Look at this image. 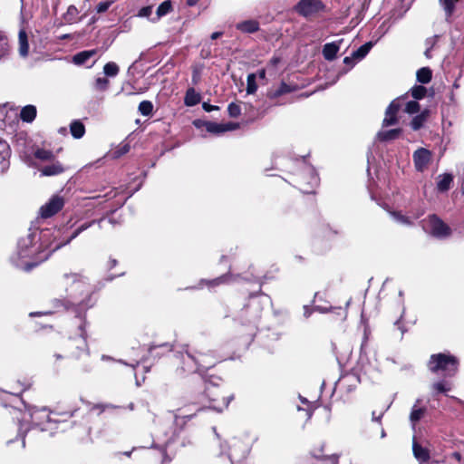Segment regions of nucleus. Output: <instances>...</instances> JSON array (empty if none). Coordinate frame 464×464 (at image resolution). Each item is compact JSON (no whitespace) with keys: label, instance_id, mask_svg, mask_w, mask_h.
Masks as SVG:
<instances>
[{"label":"nucleus","instance_id":"42","mask_svg":"<svg viewBox=\"0 0 464 464\" xmlns=\"http://www.w3.org/2000/svg\"><path fill=\"white\" fill-rule=\"evenodd\" d=\"M139 112L143 116H149L152 113L153 111V104L150 101H142L139 104Z\"/></svg>","mask_w":464,"mask_h":464},{"label":"nucleus","instance_id":"15","mask_svg":"<svg viewBox=\"0 0 464 464\" xmlns=\"http://www.w3.org/2000/svg\"><path fill=\"white\" fill-rule=\"evenodd\" d=\"M16 121V112L6 105L0 106V129L12 126Z\"/></svg>","mask_w":464,"mask_h":464},{"label":"nucleus","instance_id":"54","mask_svg":"<svg viewBox=\"0 0 464 464\" xmlns=\"http://www.w3.org/2000/svg\"><path fill=\"white\" fill-rule=\"evenodd\" d=\"M438 39L439 35H433L431 37L427 38L425 41L426 48L432 49L436 45Z\"/></svg>","mask_w":464,"mask_h":464},{"label":"nucleus","instance_id":"43","mask_svg":"<svg viewBox=\"0 0 464 464\" xmlns=\"http://www.w3.org/2000/svg\"><path fill=\"white\" fill-rule=\"evenodd\" d=\"M427 90L422 85H414L411 89V96L416 100H420L425 97Z\"/></svg>","mask_w":464,"mask_h":464},{"label":"nucleus","instance_id":"8","mask_svg":"<svg viewBox=\"0 0 464 464\" xmlns=\"http://www.w3.org/2000/svg\"><path fill=\"white\" fill-rule=\"evenodd\" d=\"M324 8L321 0H300L295 6V11L307 18L316 14Z\"/></svg>","mask_w":464,"mask_h":464},{"label":"nucleus","instance_id":"46","mask_svg":"<svg viewBox=\"0 0 464 464\" xmlns=\"http://www.w3.org/2000/svg\"><path fill=\"white\" fill-rule=\"evenodd\" d=\"M78 13V9L74 5H70L64 14V20L69 24L73 23L76 20Z\"/></svg>","mask_w":464,"mask_h":464},{"label":"nucleus","instance_id":"1","mask_svg":"<svg viewBox=\"0 0 464 464\" xmlns=\"http://www.w3.org/2000/svg\"><path fill=\"white\" fill-rule=\"evenodd\" d=\"M104 220L103 218L99 220L85 222L79 226L71 236L58 240L55 237L49 245H45L44 242L52 235L50 230L39 231L37 228H30L26 236L19 238L16 249L11 256V262L17 268L28 272L46 260L53 252L69 244L93 224L97 223L102 228Z\"/></svg>","mask_w":464,"mask_h":464},{"label":"nucleus","instance_id":"5","mask_svg":"<svg viewBox=\"0 0 464 464\" xmlns=\"http://www.w3.org/2000/svg\"><path fill=\"white\" fill-rule=\"evenodd\" d=\"M154 421L157 424V436L159 440H162L165 446H168L170 442L175 440L176 437H178L179 429L177 426L179 425V422L180 421L184 423L182 419H179L171 414L157 418Z\"/></svg>","mask_w":464,"mask_h":464},{"label":"nucleus","instance_id":"56","mask_svg":"<svg viewBox=\"0 0 464 464\" xmlns=\"http://www.w3.org/2000/svg\"><path fill=\"white\" fill-rule=\"evenodd\" d=\"M199 80H200V71L198 69L195 68L192 72V83L196 85V84H198Z\"/></svg>","mask_w":464,"mask_h":464},{"label":"nucleus","instance_id":"47","mask_svg":"<svg viewBox=\"0 0 464 464\" xmlns=\"http://www.w3.org/2000/svg\"><path fill=\"white\" fill-rule=\"evenodd\" d=\"M130 146L128 143L121 144L112 152V158L118 159L130 151Z\"/></svg>","mask_w":464,"mask_h":464},{"label":"nucleus","instance_id":"61","mask_svg":"<svg viewBox=\"0 0 464 464\" xmlns=\"http://www.w3.org/2000/svg\"><path fill=\"white\" fill-rule=\"evenodd\" d=\"M94 408L98 409L100 411H103L106 409H111V408L112 409V408H114V406L111 405V404H106V405H104V404H98V405H95Z\"/></svg>","mask_w":464,"mask_h":464},{"label":"nucleus","instance_id":"13","mask_svg":"<svg viewBox=\"0 0 464 464\" xmlns=\"http://www.w3.org/2000/svg\"><path fill=\"white\" fill-rule=\"evenodd\" d=\"M303 179H307L306 183L301 185L300 189L306 194H310L314 192L315 187L319 184V178L315 172V170L312 167H305L304 169V173L301 177Z\"/></svg>","mask_w":464,"mask_h":464},{"label":"nucleus","instance_id":"30","mask_svg":"<svg viewBox=\"0 0 464 464\" xmlns=\"http://www.w3.org/2000/svg\"><path fill=\"white\" fill-rule=\"evenodd\" d=\"M401 133V129H392L389 130H382L379 131L377 137L382 141H389L392 140H396Z\"/></svg>","mask_w":464,"mask_h":464},{"label":"nucleus","instance_id":"20","mask_svg":"<svg viewBox=\"0 0 464 464\" xmlns=\"http://www.w3.org/2000/svg\"><path fill=\"white\" fill-rule=\"evenodd\" d=\"M64 171V168L59 161H52L51 164L40 169L42 176H56Z\"/></svg>","mask_w":464,"mask_h":464},{"label":"nucleus","instance_id":"12","mask_svg":"<svg viewBox=\"0 0 464 464\" xmlns=\"http://www.w3.org/2000/svg\"><path fill=\"white\" fill-rule=\"evenodd\" d=\"M86 327V322L83 318L79 316V324H78V331H79V339L71 340L70 343L72 344V343H75L76 349L79 352H72V355L73 356H80L81 352H88V346H87V334L85 331Z\"/></svg>","mask_w":464,"mask_h":464},{"label":"nucleus","instance_id":"17","mask_svg":"<svg viewBox=\"0 0 464 464\" xmlns=\"http://www.w3.org/2000/svg\"><path fill=\"white\" fill-rule=\"evenodd\" d=\"M241 446L242 443L239 440H234L232 445L229 446V450L226 452L231 464H233L235 460L246 457V449L245 447L241 450L240 453L237 452V450L241 448Z\"/></svg>","mask_w":464,"mask_h":464},{"label":"nucleus","instance_id":"4","mask_svg":"<svg viewBox=\"0 0 464 464\" xmlns=\"http://www.w3.org/2000/svg\"><path fill=\"white\" fill-rule=\"evenodd\" d=\"M186 354L189 362H184L182 370L187 372H205L206 370L215 366L218 362L215 353L212 351H208L206 353L194 351L191 353L187 348Z\"/></svg>","mask_w":464,"mask_h":464},{"label":"nucleus","instance_id":"39","mask_svg":"<svg viewBox=\"0 0 464 464\" xmlns=\"http://www.w3.org/2000/svg\"><path fill=\"white\" fill-rule=\"evenodd\" d=\"M34 158L43 161H52L54 159L53 151L44 149H36Z\"/></svg>","mask_w":464,"mask_h":464},{"label":"nucleus","instance_id":"40","mask_svg":"<svg viewBox=\"0 0 464 464\" xmlns=\"http://www.w3.org/2000/svg\"><path fill=\"white\" fill-rule=\"evenodd\" d=\"M119 71V66L114 62H109L103 67V72L107 77L117 76Z\"/></svg>","mask_w":464,"mask_h":464},{"label":"nucleus","instance_id":"31","mask_svg":"<svg viewBox=\"0 0 464 464\" xmlns=\"http://www.w3.org/2000/svg\"><path fill=\"white\" fill-rule=\"evenodd\" d=\"M18 40H19V54L22 57H26L28 55L29 44H28L27 34L24 30H21L19 32Z\"/></svg>","mask_w":464,"mask_h":464},{"label":"nucleus","instance_id":"7","mask_svg":"<svg viewBox=\"0 0 464 464\" xmlns=\"http://www.w3.org/2000/svg\"><path fill=\"white\" fill-rule=\"evenodd\" d=\"M422 222L424 230L436 238L444 239L451 234L450 227L436 215L429 216Z\"/></svg>","mask_w":464,"mask_h":464},{"label":"nucleus","instance_id":"14","mask_svg":"<svg viewBox=\"0 0 464 464\" xmlns=\"http://www.w3.org/2000/svg\"><path fill=\"white\" fill-rule=\"evenodd\" d=\"M359 382V377L356 374L348 373L339 379L336 382V387L340 390H345L350 392L355 389Z\"/></svg>","mask_w":464,"mask_h":464},{"label":"nucleus","instance_id":"58","mask_svg":"<svg viewBox=\"0 0 464 464\" xmlns=\"http://www.w3.org/2000/svg\"><path fill=\"white\" fill-rule=\"evenodd\" d=\"M333 309L332 306L330 307H324V306H321V305H316L314 307V310L316 311V312H319L321 314H325V313H328L330 312L331 310Z\"/></svg>","mask_w":464,"mask_h":464},{"label":"nucleus","instance_id":"24","mask_svg":"<svg viewBox=\"0 0 464 464\" xmlns=\"http://www.w3.org/2000/svg\"><path fill=\"white\" fill-rule=\"evenodd\" d=\"M412 451L414 457L419 460L420 463L427 462L430 459V452L426 448L420 446L418 442H416L415 439H413L412 443Z\"/></svg>","mask_w":464,"mask_h":464},{"label":"nucleus","instance_id":"52","mask_svg":"<svg viewBox=\"0 0 464 464\" xmlns=\"http://www.w3.org/2000/svg\"><path fill=\"white\" fill-rule=\"evenodd\" d=\"M114 1L115 0L100 2L96 6L97 13L101 14L106 12Z\"/></svg>","mask_w":464,"mask_h":464},{"label":"nucleus","instance_id":"3","mask_svg":"<svg viewBox=\"0 0 464 464\" xmlns=\"http://www.w3.org/2000/svg\"><path fill=\"white\" fill-rule=\"evenodd\" d=\"M11 412L19 420L18 436L22 439L23 447L25 446L24 437L26 432L30 430V423L34 426L41 427V430H45L46 428L43 427L44 422H51L53 420L50 413L45 408L36 410L20 411L12 409Z\"/></svg>","mask_w":464,"mask_h":464},{"label":"nucleus","instance_id":"10","mask_svg":"<svg viewBox=\"0 0 464 464\" xmlns=\"http://www.w3.org/2000/svg\"><path fill=\"white\" fill-rule=\"evenodd\" d=\"M406 99V96L399 97L393 100L390 105L387 107L385 111V117L382 121V125L384 127L395 125L398 122L397 112L400 111L403 102Z\"/></svg>","mask_w":464,"mask_h":464},{"label":"nucleus","instance_id":"44","mask_svg":"<svg viewBox=\"0 0 464 464\" xmlns=\"http://www.w3.org/2000/svg\"><path fill=\"white\" fill-rule=\"evenodd\" d=\"M257 90V85L256 82V74L250 73L247 75L246 79V92L248 94H253Z\"/></svg>","mask_w":464,"mask_h":464},{"label":"nucleus","instance_id":"29","mask_svg":"<svg viewBox=\"0 0 464 464\" xmlns=\"http://www.w3.org/2000/svg\"><path fill=\"white\" fill-rule=\"evenodd\" d=\"M96 54V50H88V51H82L78 53H76L72 57V61L75 64L82 65L87 63V61L94 56Z\"/></svg>","mask_w":464,"mask_h":464},{"label":"nucleus","instance_id":"18","mask_svg":"<svg viewBox=\"0 0 464 464\" xmlns=\"http://www.w3.org/2000/svg\"><path fill=\"white\" fill-rule=\"evenodd\" d=\"M420 402L421 399L416 400L410 414V421L413 429L415 428L416 423L424 416L426 412L425 407H420Z\"/></svg>","mask_w":464,"mask_h":464},{"label":"nucleus","instance_id":"33","mask_svg":"<svg viewBox=\"0 0 464 464\" xmlns=\"http://www.w3.org/2000/svg\"><path fill=\"white\" fill-rule=\"evenodd\" d=\"M172 351V345L164 343L159 345H150L149 347V353L153 356L160 357V354H163L164 353H169Z\"/></svg>","mask_w":464,"mask_h":464},{"label":"nucleus","instance_id":"38","mask_svg":"<svg viewBox=\"0 0 464 464\" xmlns=\"http://www.w3.org/2000/svg\"><path fill=\"white\" fill-rule=\"evenodd\" d=\"M372 47V42L365 43L364 44L360 46L356 51H354L353 53V55L355 58V60L360 61V60L363 59L368 54V53L371 51Z\"/></svg>","mask_w":464,"mask_h":464},{"label":"nucleus","instance_id":"37","mask_svg":"<svg viewBox=\"0 0 464 464\" xmlns=\"http://www.w3.org/2000/svg\"><path fill=\"white\" fill-rule=\"evenodd\" d=\"M457 2L458 0H439L440 5L445 12L447 20L453 14Z\"/></svg>","mask_w":464,"mask_h":464},{"label":"nucleus","instance_id":"53","mask_svg":"<svg viewBox=\"0 0 464 464\" xmlns=\"http://www.w3.org/2000/svg\"><path fill=\"white\" fill-rule=\"evenodd\" d=\"M153 12V8L152 6H145V7H142L140 11H139V16L140 17H150L151 15Z\"/></svg>","mask_w":464,"mask_h":464},{"label":"nucleus","instance_id":"62","mask_svg":"<svg viewBox=\"0 0 464 464\" xmlns=\"http://www.w3.org/2000/svg\"><path fill=\"white\" fill-rule=\"evenodd\" d=\"M355 60V58L353 57V55L352 54V56H346L344 57L343 59V63L345 64H348V65H351V66H353L354 65V63L353 61Z\"/></svg>","mask_w":464,"mask_h":464},{"label":"nucleus","instance_id":"19","mask_svg":"<svg viewBox=\"0 0 464 464\" xmlns=\"http://www.w3.org/2000/svg\"><path fill=\"white\" fill-rule=\"evenodd\" d=\"M11 55V47L6 34L0 31V63L5 62Z\"/></svg>","mask_w":464,"mask_h":464},{"label":"nucleus","instance_id":"60","mask_svg":"<svg viewBox=\"0 0 464 464\" xmlns=\"http://www.w3.org/2000/svg\"><path fill=\"white\" fill-rule=\"evenodd\" d=\"M383 414H384V411L380 412L379 415H376L375 411H372V421H376V422L380 423Z\"/></svg>","mask_w":464,"mask_h":464},{"label":"nucleus","instance_id":"51","mask_svg":"<svg viewBox=\"0 0 464 464\" xmlns=\"http://www.w3.org/2000/svg\"><path fill=\"white\" fill-rule=\"evenodd\" d=\"M432 389L436 392H441V393L447 392L448 391L450 390V388L449 386H447V384L444 382H437L433 383Z\"/></svg>","mask_w":464,"mask_h":464},{"label":"nucleus","instance_id":"11","mask_svg":"<svg viewBox=\"0 0 464 464\" xmlns=\"http://www.w3.org/2000/svg\"><path fill=\"white\" fill-rule=\"evenodd\" d=\"M412 158L415 169L420 172H423L431 161L432 154L430 150L420 148L413 152Z\"/></svg>","mask_w":464,"mask_h":464},{"label":"nucleus","instance_id":"23","mask_svg":"<svg viewBox=\"0 0 464 464\" xmlns=\"http://www.w3.org/2000/svg\"><path fill=\"white\" fill-rule=\"evenodd\" d=\"M232 276H233L230 273H227L226 275H223V276H218L217 278H214L212 280L202 279L200 281V283H199V287H203L204 285H206V286H208L209 288L216 287V286L220 285L222 284L229 283L230 282V278Z\"/></svg>","mask_w":464,"mask_h":464},{"label":"nucleus","instance_id":"6","mask_svg":"<svg viewBox=\"0 0 464 464\" xmlns=\"http://www.w3.org/2000/svg\"><path fill=\"white\" fill-rule=\"evenodd\" d=\"M428 366L434 373L442 371L446 376H453L458 371L459 361L453 355L438 353L430 356Z\"/></svg>","mask_w":464,"mask_h":464},{"label":"nucleus","instance_id":"50","mask_svg":"<svg viewBox=\"0 0 464 464\" xmlns=\"http://www.w3.org/2000/svg\"><path fill=\"white\" fill-rule=\"evenodd\" d=\"M227 112L230 117L236 118L240 115L241 108L238 104H237L235 102H231L227 106Z\"/></svg>","mask_w":464,"mask_h":464},{"label":"nucleus","instance_id":"16","mask_svg":"<svg viewBox=\"0 0 464 464\" xmlns=\"http://www.w3.org/2000/svg\"><path fill=\"white\" fill-rule=\"evenodd\" d=\"M10 155L11 150L8 143L0 138V172H4L9 168Z\"/></svg>","mask_w":464,"mask_h":464},{"label":"nucleus","instance_id":"34","mask_svg":"<svg viewBox=\"0 0 464 464\" xmlns=\"http://www.w3.org/2000/svg\"><path fill=\"white\" fill-rule=\"evenodd\" d=\"M172 9V4H171V1L170 0H165L163 1L157 8V11H156V17L155 18H152L151 21H156L158 20L159 18L166 15L167 14H169Z\"/></svg>","mask_w":464,"mask_h":464},{"label":"nucleus","instance_id":"22","mask_svg":"<svg viewBox=\"0 0 464 464\" xmlns=\"http://www.w3.org/2000/svg\"><path fill=\"white\" fill-rule=\"evenodd\" d=\"M341 43L342 40L339 42L328 43L324 45L323 55L325 60L332 61L336 57V54L340 49Z\"/></svg>","mask_w":464,"mask_h":464},{"label":"nucleus","instance_id":"59","mask_svg":"<svg viewBox=\"0 0 464 464\" xmlns=\"http://www.w3.org/2000/svg\"><path fill=\"white\" fill-rule=\"evenodd\" d=\"M314 311V308H310L308 305H304V316L305 318H309Z\"/></svg>","mask_w":464,"mask_h":464},{"label":"nucleus","instance_id":"45","mask_svg":"<svg viewBox=\"0 0 464 464\" xmlns=\"http://www.w3.org/2000/svg\"><path fill=\"white\" fill-rule=\"evenodd\" d=\"M392 218L399 224L411 226L412 221L409 217L402 215L401 212H392L391 213Z\"/></svg>","mask_w":464,"mask_h":464},{"label":"nucleus","instance_id":"21","mask_svg":"<svg viewBox=\"0 0 464 464\" xmlns=\"http://www.w3.org/2000/svg\"><path fill=\"white\" fill-rule=\"evenodd\" d=\"M294 91V88L290 85L286 84L285 82H281V84L277 88H271L267 91L266 96L270 100H275L278 98L279 96L292 92Z\"/></svg>","mask_w":464,"mask_h":464},{"label":"nucleus","instance_id":"55","mask_svg":"<svg viewBox=\"0 0 464 464\" xmlns=\"http://www.w3.org/2000/svg\"><path fill=\"white\" fill-rule=\"evenodd\" d=\"M223 126V132L235 130L239 127L238 123L235 122H228V123H222Z\"/></svg>","mask_w":464,"mask_h":464},{"label":"nucleus","instance_id":"63","mask_svg":"<svg viewBox=\"0 0 464 464\" xmlns=\"http://www.w3.org/2000/svg\"><path fill=\"white\" fill-rule=\"evenodd\" d=\"M259 318H260V311L256 310L255 314L249 320V323L256 324L258 321Z\"/></svg>","mask_w":464,"mask_h":464},{"label":"nucleus","instance_id":"49","mask_svg":"<svg viewBox=\"0 0 464 464\" xmlns=\"http://www.w3.org/2000/svg\"><path fill=\"white\" fill-rule=\"evenodd\" d=\"M109 80L105 77H99L95 80L94 86L98 91H105L109 87Z\"/></svg>","mask_w":464,"mask_h":464},{"label":"nucleus","instance_id":"48","mask_svg":"<svg viewBox=\"0 0 464 464\" xmlns=\"http://www.w3.org/2000/svg\"><path fill=\"white\" fill-rule=\"evenodd\" d=\"M405 112L409 114L417 113L420 111V104L416 101H410L405 103Z\"/></svg>","mask_w":464,"mask_h":464},{"label":"nucleus","instance_id":"28","mask_svg":"<svg viewBox=\"0 0 464 464\" xmlns=\"http://www.w3.org/2000/svg\"><path fill=\"white\" fill-rule=\"evenodd\" d=\"M36 107L34 105L24 106L20 112V118L24 122H32L36 117Z\"/></svg>","mask_w":464,"mask_h":464},{"label":"nucleus","instance_id":"57","mask_svg":"<svg viewBox=\"0 0 464 464\" xmlns=\"http://www.w3.org/2000/svg\"><path fill=\"white\" fill-rule=\"evenodd\" d=\"M202 108L204 109V111H208V112H210L212 111H217L218 110V106H216V105H211L208 102H203L202 104Z\"/></svg>","mask_w":464,"mask_h":464},{"label":"nucleus","instance_id":"9","mask_svg":"<svg viewBox=\"0 0 464 464\" xmlns=\"http://www.w3.org/2000/svg\"><path fill=\"white\" fill-rule=\"evenodd\" d=\"M63 206V198L59 195H54L48 202L40 208L39 214L43 218H48L57 214Z\"/></svg>","mask_w":464,"mask_h":464},{"label":"nucleus","instance_id":"2","mask_svg":"<svg viewBox=\"0 0 464 464\" xmlns=\"http://www.w3.org/2000/svg\"><path fill=\"white\" fill-rule=\"evenodd\" d=\"M61 285L65 287L69 299H54L53 307L56 311L67 310L70 306L82 309L86 306L84 298L89 296L91 288L85 278L78 274H64Z\"/></svg>","mask_w":464,"mask_h":464},{"label":"nucleus","instance_id":"26","mask_svg":"<svg viewBox=\"0 0 464 464\" xmlns=\"http://www.w3.org/2000/svg\"><path fill=\"white\" fill-rule=\"evenodd\" d=\"M194 125L198 128L204 126L208 132L213 134H220L223 133V126L222 123H217L214 121H195Z\"/></svg>","mask_w":464,"mask_h":464},{"label":"nucleus","instance_id":"32","mask_svg":"<svg viewBox=\"0 0 464 464\" xmlns=\"http://www.w3.org/2000/svg\"><path fill=\"white\" fill-rule=\"evenodd\" d=\"M200 102V95L194 88H188L186 92L184 102L187 106H195Z\"/></svg>","mask_w":464,"mask_h":464},{"label":"nucleus","instance_id":"36","mask_svg":"<svg viewBox=\"0 0 464 464\" xmlns=\"http://www.w3.org/2000/svg\"><path fill=\"white\" fill-rule=\"evenodd\" d=\"M417 81L422 84L429 83L432 77V72L428 67H422L417 71Z\"/></svg>","mask_w":464,"mask_h":464},{"label":"nucleus","instance_id":"35","mask_svg":"<svg viewBox=\"0 0 464 464\" xmlns=\"http://www.w3.org/2000/svg\"><path fill=\"white\" fill-rule=\"evenodd\" d=\"M70 130L72 136L75 139H81L85 133V127L79 121H72L70 125Z\"/></svg>","mask_w":464,"mask_h":464},{"label":"nucleus","instance_id":"64","mask_svg":"<svg viewBox=\"0 0 464 464\" xmlns=\"http://www.w3.org/2000/svg\"><path fill=\"white\" fill-rule=\"evenodd\" d=\"M255 74H256V78L258 77L261 80L266 79V70L265 69H261V70L257 71V72Z\"/></svg>","mask_w":464,"mask_h":464},{"label":"nucleus","instance_id":"27","mask_svg":"<svg viewBox=\"0 0 464 464\" xmlns=\"http://www.w3.org/2000/svg\"><path fill=\"white\" fill-rule=\"evenodd\" d=\"M453 181L451 174L445 173L438 177L437 188L440 192H445L450 189Z\"/></svg>","mask_w":464,"mask_h":464},{"label":"nucleus","instance_id":"41","mask_svg":"<svg viewBox=\"0 0 464 464\" xmlns=\"http://www.w3.org/2000/svg\"><path fill=\"white\" fill-rule=\"evenodd\" d=\"M427 115L424 112L416 115L411 121V127L413 130H420L426 121Z\"/></svg>","mask_w":464,"mask_h":464},{"label":"nucleus","instance_id":"25","mask_svg":"<svg viewBox=\"0 0 464 464\" xmlns=\"http://www.w3.org/2000/svg\"><path fill=\"white\" fill-rule=\"evenodd\" d=\"M236 28L242 33L253 34L259 30V23L256 20H246L237 23Z\"/></svg>","mask_w":464,"mask_h":464}]
</instances>
